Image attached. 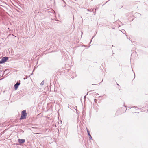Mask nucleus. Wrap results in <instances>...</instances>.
<instances>
[{
	"label": "nucleus",
	"instance_id": "obj_1",
	"mask_svg": "<svg viewBox=\"0 0 148 148\" xmlns=\"http://www.w3.org/2000/svg\"><path fill=\"white\" fill-rule=\"evenodd\" d=\"M27 116V113L25 110L21 112V115L20 118V120L25 119Z\"/></svg>",
	"mask_w": 148,
	"mask_h": 148
},
{
	"label": "nucleus",
	"instance_id": "obj_2",
	"mask_svg": "<svg viewBox=\"0 0 148 148\" xmlns=\"http://www.w3.org/2000/svg\"><path fill=\"white\" fill-rule=\"evenodd\" d=\"M8 59V58L7 57H3L1 59V60L0 61V64L5 63Z\"/></svg>",
	"mask_w": 148,
	"mask_h": 148
},
{
	"label": "nucleus",
	"instance_id": "obj_3",
	"mask_svg": "<svg viewBox=\"0 0 148 148\" xmlns=\"http://www.w3.org/2000/svg\"><path fill=\"white\" fill-rule=\"evenodd\" d=\"M20 84L18 82H17L14 86V88L15 90H16L18 88L19 85Z\"/></svg>",
	"mask_w": 148,
	"mask_h": 148
},
{
	"label": "nucleus",
	"instance_id": "obj_4",
	"mask_svg": "<svg viewBox=\"0 0 148 148\" xmlns=\"http://www.w3.org/2000/svg\"><path fill=\"white\" fill-rule=\"evenodd\" d=\"M18 141L19 143L20 144H21V143H23L25 142V140L23 139H19L18 140Z\"/></svg>",
	"mask_w": 148,
	"mask_h": 148
},
{
	"label": "nucleus",
	"instance_id": "obj_5",
	"mask_svg": "<svg viewBox=\"0 0 148 148\" xmlns=\"http://www.w3.org/2000/svg\"><path fill=\"white\" fill-rule=\"evenodd\" d=\"M88 135L89 136V138L90 140L92 139V137L90 133H88Z\"/></svg>",
	"mask_w": 148,
	"mask_h": 148
},
{
	"label": "nucleus",
	"instance_id": "obj_6",
	"mask_svg": "<svg viewBox=\"0 0 148 148\" xmlns=\"http://www.w3.org/2000/svg\"><path fill=\"white\" fill-rule=\"evenodd\" d=\"M86 129H87V132L88 134V133H90L89 132L88 130V129L87 128H86Z\"/></svg>",
	"mask_w": 148,
	"mask_h": 148
},
{
	"label": "nucleus",
	"instance_id": "obj_7",
	"mask_svg": "<svg viewBox=\"0 0 148 148\" xmlns=\"http://www.w3.org/2000/svg\"><path fill=\"white\" fill-rule=\"evenodd\" d=\"M41 84H42V85H43V82H42L41 83Z\"/></svg>",
	"mask_w": 148,
	"mask_h": 148
},
{
	"label": "nucleus",
	"instance_id": "obj_8",
	"mask_svg": "<svg viewBox=\"0 0 148 148\" xmlns=\"http://www.w3.org/2000/svg\"><path fill=\"white\" fill-rule=\"evenodd\" d=\"M34 134H40V133H34Z\"/></svg>",
	"mask_w": 148,
	"mask_h": 148
}]
</instances>
